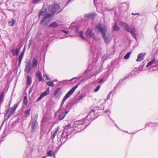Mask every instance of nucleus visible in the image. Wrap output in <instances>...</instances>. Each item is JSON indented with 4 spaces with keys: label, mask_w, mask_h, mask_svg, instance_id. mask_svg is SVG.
<instances>
[{
    "label": "nucleus",
    "mask_w": 158,
    "mask_h": 158,
    "mask_svg": "<svg viewBox=\"0 0 158 158\" xmlns=\"http://www.w3.org/2000/svg\"><path fill=\"white\" fill-rule=\"evenodd\" d=\"M79 35L84 40H85V38L83 36V32L82 31H81L79 32Z\"/></svg>",
    "instance_id": "nucleus-37"
},
{
    "label": "nucleus",
    "mask_w": 158,
    "mask_h": 158,
    "mask_svg": "<svg viewBox=\"0 0 158 158\" xmlns=\"http://www.w3.org/2000/svg\"><path fill=\"white\" fill-rule=\"evenodd\" d=\"M61 31L65 33L66 34H67L69 33V31H66L64 30H61Z\"/></svg>",
    "instance_id": "nucleus-43"
},
{
    "label": "nucleus",
    "mask_w": 158,
    "mask_h": 158,
    "mask_svg": "<svg viewBox=\"0 0 158 158\" xmlns=\"http://www.w3.org/2000/svg\"><path fill=\"white\" fill-rule=\"evenodd\" d=\"M55 81H57V80H55Z\"/></svg>",
    "instance_id": "nucleus-59"
},
{
    "label": "nucleus",
    "mask_w": 158,
    "mask_h": 158,
    "mask_svg": "<svg viewBox=\"0 0 158 158\" xmlns=\"http://www.w3.org/2000/svg\"><path fill=\"white\" fill-rule=\"evenodd\" d=\"M101 87L100 85H99L94 90V92H97L100 89V88Z\"/></svg>",
    "instance_id": "nucleus-38"
},
{
    "label": "nucleus",
    "mask_w": 158,
    "mask_h": 158,
    "mask_svg": "<svg viewBox=\"0 0 158 158\" xmlns=\"http://www.w3.org/2000/svg\"><path fill=\"white\" fill-rule=\"evenodd\" d=\"M47 84L49 86L52 87L54 86V83L52 81H49L47 82Z\"/></svg>",
    "instance_id": "nucleus-34"
},
{
    "label": "nucleus",
    "mask_w": 158,
    "mask_h": 158,
    "mask_svg": "<svg viewBox=\"0 0 158 158\" xmlns=\"http://www.w3.org/2000/svg\"><path fill=\"white\" fill-rule=\"evenodd\" d=\"M23 102L24 104L25 105H27V96H25L24 97Z\"/></svg>",
    "instance_id": "nucleus-36"
},
{
    "label": "nucleus",
    "mask_w": 158,
    "mask_h": 158,
    "mask_svg": "<svg viewBox=\"0 0 158 158\" xmlns=\"http://www.w3.org/2000/svg\"><path fill=\"white\" fill-rule=\"evenodd\" d=\"M77 78H78L77 77H74L73 78L71 79L69 81H72V80H73L74 79H77Z\"/></svg>",
    "instance_id": "nucleus-49"
},
{
    "label": "nucleus",
    "mask_w": 158,
    "mask_h": 158,
    "mask_svg": "<svg viewBox=\"0 0 158 158\" xmlns=\"http://www.w3.org/2000/svg\"><path fill=\"white\" fill-rule=\"evenodd\" d=\"M115 125L116 126V127H117L118 128L117 125L116 124H115Z\"/></svg>",
    "instance_id": "nucleus-56"
},
{
    "label": "nucleus",
    "mask_w": 158,
    "mask_h": 158,
    "mask_svg": "<svg viewBox=\"0 0 158 158\" xmlns=\"http://www.w3.org/2000/svg\"><path fill=\"white\" fill-rule=\"evenodd\" d=\"M15 22V20L13 19H12L11 21L9 22V24L10 26H12L14 25Z\"/></svg>",
    "instance_id": "nucleus-31"
},
{
    "label": "nucleus",
    "mask_w": 158,
    "mask_h": 158,
    "mask_svg": "<svg viewBox=\"0 0 158 158\" xmlns=\"http://www.w3.org/2000/svg\"><path fill=\"white\" fill-rule=\"evenodd\" d=\"M31 62L29 61L26 62L25 66L24 71L25 72L29 73L31 70Z\"/></svg>",
    "instance_id": "nucleus-14"
},
{
    "label": "nucleus",
    "mask_w": 158,
    "mask_h": 158,
    "mask_svg": "<svg viewBox=\"0 0 158 158\" xmlns=\"http://www.w3.org/2000/svg\"><path fill=\"white\" fill-rule=\"evenodd\" d=\"M37 117L31 118L29 125H31L32 132H36V130L38 128V124L37 121Z\"/></svg>",
    "instance_id": "nucleus-7"
},
{
    "label": "nucleus",
    "mask_w": 158,
    "mask_h": 158,
    "mask_svg": "<svg viewBox=\"0 0 158 158\" xmlns=\"http://www.w3.org/2000/svg\"><path fill=\"white\" fill-rule=\"evenodd\" d=\"M86 36L87 38H89L91 37L94 38L93 36L94 34L91 29L89 28H88L87 29V30L85 32Z\"/></svg>",
    "instance_id": "nucleus-15"
},
{
    "label": "nucleus",
    "mask_w": 158,
    "mask_h": 158,
    "mask_svg": "<svg viewBox=\"0 0 158 158\" xmlns=\"http://www.w3.org/2000/svg\"><path fill=\"white\" fill-rule=\"evenodd\" d=\"M158 63V60L156 61L155 59H154L148 63L146 67H148L153 64H157Z\"/></svg>",
    "instance_id": "nucleus-22"
},
{
    "label": "nucleus",
    "mask_w": 158,
    "mask_h": 158,
    "mask_svg": "<svg viewBox=\"0 0 158 158\" xmlns=\"http://www.w3.org/2000/svg\"><path fill=\"white\" fill-rule=\"evenodd\" d=\"M146 53L145 52H143L139 54L137 56V58L136 60L137 61H140L144 59Z\"/></svg>",
    "instance_id": "nucleus-17"
},
{
    "label": "nucleus",
    "mask_w": 158,
    "mask_h": 158,
    "mask_svg": "<svg viewBox=\"0 0 158 158\" xmlns=\"http://www.w3.org/2000/svg\"><path fill=\"white\" fill-rule=\"evenodd\" d=\"M5 120H6L4 119V120L3 121V122H2V125H1V126H0V130L1 129V128H2V126H3V124H4V123L5 121Z\"/></svg>",
    "instance_id": "nucleus-46"
},
{
    "label": "nucleus",
    "mask_w": 158,
    "mask_h": 158,
    "mask_svg": "<svg viewBox=\"0 0 158 158\" xmlns=\"http://www.w3.org/2000/svg\"><path fill=\"white\" fill-rule=\"evenodd\" d=\"M120 25L127 31L130 32L133 38H136V36L135 33L136 30L135 27L132 26L130 27L127 23L123 22L121 23Z\"/></svg>",
    "instance_id": "nucleus-1"
},
{
    "label": "nucleus",
    "mask_w": 158,
    "mask_h": 158,
    "mask_svg": "<svg viewBox=\"0 0 158 158\" xmlns=\"http://www.w3.org/2000/svg\"><path fill=\"white\" fill-rule=\"evenodd\" d=\"M58 26V25L56 22H54L53 23H52L49 26V27L52 28H56Z\"/></svg>",
    "instance_id": "nucleus-26"
},
{
    "label": "nucleus",
    "mask_w": 158,
    "mask_h": 158,
    "mask_svg": "<svg viewBox=\"0 0 158 158\" xmlns=\"http://www.w3.org/2000/svg\"><path fill=\"white\" fill-rule=\"evenodd\" d=\"M103 77H104V78H105V79H104L103 78L100 79L98 81V83H103L105 82V81H106V79H107L108 77L107 72L105 73L104 75H103Z\"/></svg>",
    "instance_id": "nucleus-18"
},
{
    "label": "nucleus",
    "mask_w": 158,
    "mask_h": 158,
    "mask_svg": "<svg viewBox=\"0 0 158 158\" xmlns=\"http://www.w3.org/2000/svg\"><path fill=\"white\" fill-rule=\"evenodd\" d=\"M38 63L37 58L35 57L33 58L32 61V67L33 68H35L37 66Z\"/></svg>",
    "instance_id": "nucleus-19"
},
{
    "label": "nucleus",
    "mask_w": 158,
    "mask_h": 158,
    "mask_svg": "<svg viewBox=\"0 0 158 158\" xmlns=\"http://www.w3.org/2000/svg\"><path fill=\"white\" fill-rule=\"evenodd\" d=\"M95 110H93L89 112L87 117L86 118L88 121L90 119H91L92 120H94L98 117V116H95Z\"/></svg>",
    "instance_id": "nucleus-11"
},
{
    "label": "nucleus",
    "mask_w": 158,
    "mask_h": 158,
    "mask_svg": "<svg viewBox=\"0 0 158 158\" xmlns=\"http://www.w3.org/2000/svg\"><path fill=\"white\" fill-rule=\"evenodd\" d=\"M58 130H56L54 132H51V139H54V137H55L56 135L57 134L58 132Z\"/></svg>",
    "instance_id": "nucleus-29"
},
{
    "label": "nucleus",
    "mask_w": 158,
    "mask_h": 158,
    "mask_svg": "<svg viewBox=\"0 0 158 158\" xmlns=\"http://www.w3.org/2000/svg\"><path fill=\"white\" fill-rule=\"evenodd\" d=\"M96 15V14L93 13L92 14L89 13V14H86L85 15V17H87L89 19H93L95 17Z\"/></svg>",
    "instance_id": "nucleus-20"
},
{
    "label": "nucleus",
    "mask_w": 158,
    "mask_h": 158,
    "mask_svg": "<svg viewBox=\"0 0 158 158\" xmlns=\"http://www.w3.org/2000/svg\"><path fill=\"white\" fill-rule=\"evenodd\" d=\"M10 103H9V106H10Z\"/></svg>",
    "instance_id": "nucleus-61"
},
{
    "label": "nucleus",
    "mask_w": 158,
    "mask_h": 158,
    "mask_svg": "<svg viewBox=\"0 0 158 158\" xmlns=\"http://www.w3.org/2000/svg\"><path fill=\"white\" fill-rule=\"evenodd\" d=\"M91 77H91H88L87 78V79L90 78Z\"/></svg>",
    "instance_id": "nucleus-53"
},
{
    "label": "nucleus",
    "mask_w": 158,
    "mask_h": 158,
    "mask_svg": "<svg viewBox=\"0 0 158 158\" xmlns=\"http://www.w3.org/2000/svg\"><path fill=\"white\" fill-rule=\"evenodd\" d=\"M107 111H105V112H107Z\"/></svg>",
    "instance_id": "nucleus-63"
},
{
    "label": "nucleus",
    "mask_w": 158,
    "mask_h": 158,
    "mask_svg": "<svg viewBox=\"0 0 158 158\" xmlns=\"http://www.w3.org/2000/svg\"><path fill=\"white\" fill-rule=\"evenodd\" d=\"M43 98V97L40 95V96L37 99L36 101L38 102L40 101L42 98Z\"/></svg>",
    "instance_id": "nucleus-40"
},
{
    "label": "nucleus",
    "mask_w": 158,
    "mask_h": 158,
    "mask_svg": "<svg viewBox=\"0 0 158 158\" xmlns=\"http://www.w3.org/2000/svg\"><path fill=\"white\" fill-rule=\"evenodd\" d=\"M117 23L116 22L114 23V25L113 28V30L114 31H118L119 30V27L117 26Z\"/></svg>",
    "instance_id": "nucleus-30"
},
{
    "label": "nucleus",
    "mask_w": 158,
    "mask_h": 158,
    "mask_svg": "<svg viewBox=\"0 0 158 158\" xmlns=\"http://www.w3.org/2000/svg\"><path fill=\"white\" fill-rule=\"evenodd\" d=\"M131 14L132 15H139V13H136V14H135V13H131Z\"/></svg>",
    "instance_id": "nucleus-48"
},
{
    "label": "nucleus",
    "mask_w": 158,
    "mask_h": 158,
    "mask_svg": "<svg viewBox=\"0 0 158 158\" xmlns=\"http://www.w3.org/2000/svg\"><path fill=\"white\" fill-rule=\"evenodd\" d=\"M92 53L94 54V52L93 51H92Z\"/></svg>",
    "instance_id": "nucleus-55"
},
{
    "label": "nucleus",
    "mask_w": 158,
    "mask_h": 158,
    "mask_svg": "<svg viewBox=\"0 0 158 158\" xmlns=\"http://www.w3.org/2000/svg\"><path fill=\"white\" fill-rule=\"evenodd\" d=\"M73 106V105L71 102H69L66 105V108L64 109L65 111L60 114L59 115V119L60 120H62L64 118L66 115L69 112Z\"/></svg>",
    "instance_id": "nucleus-5"
},
{
    "label": "nucleus",
    "mask_w": 158,
    "mask_h": 158,
    "mask_svg": "<svg viewBox=\"0 0 158 158\" xmlns=\"http://www.w3.org/2000/svg\"><path fill=\"white\" fill-rule=\"evenodd\" d=\"M63 38H62V37H61L60 38V39H63Z\"/></svg>",
    "instance_id": "nucleus-64"
},
{
    "label": "nucleus",
    "mask_w": 158,
    "mask_h": 158,
    "mask_svg": "<svg viewBox=\"0 0 158 158\" xmlns=\"http://www.w3.org/2000/svg\"><path fill=\"white\" fill-rule=\"evenodd\" d=\"M119 83H118L117 84V86H115L114 87V89H116L117 88H118V85Z\"/></svg>",
    "instance_id": "nucleus-50"
},
{
    "label": "nucleus",
    "mask_w": 158,
    "mask_h": 158,
    "mask_svg": "<svg viewBox=\"0 0 158 158\" xmlns=\"http://www.w3.org/2000/svg\"><path fill=\"white\" fill-rule=\"evenodd\" d=\"M64 8V7L62 9L59 11L60 9L59 5L56 3H54L52 5H49L48 7V9L52 13H54L57 11H58V12H61Z\"/></svg>",
    "instance_id": "nucleus-6"
},
{
    "label": "nucleus",
    "mask_w": 158,
    "mask_h": 158,
    "mask_svg": "<svg viewBox=\"0 0 158 158\" xmlns=\"http://www.w3.org/2000/svg\"><path fill=\"white\" fill-rule=\"evenodd\" d=\"M158 125V124L156 123H149L146 124L145 125V127H153L156 126Z\"/></svg>",
    "instance_id": "nucleus-25"
},
{
    "label": "nucleus",
    "mask_w": 158,
    "mask_h": 158,
    "mask_svg": "<svg viewBox=\"0 0 158 158\" xmlns=\"http://www.w3.org/2000/svg\"><path fill=\"white\" fill-rule=\"evenodd\" d=\"M49 93V90H46L44 92L42 93L41 95L43 97H44L45 96L48 95Z\"/></svg>",
    "instance_id": "nucleus-28"
},
{
    "label": "nucleus",
    "mask_w": 158,
    "mask_h": 158,
    "mask_svg": "<svg viewBox=\"0 0 158 158\" xmlns=\"http://www.w3.org/2000/svg\"><path fill=\"white\" fill-rule=\"evenodd\" d=\"M83 96L82 95H81L78 97L77 98V100L78 101H80L83 98Z\"/></svg>",
    "instance_id": "nucleus-39"
},
{
    "label": "nucleus",
    "mask_w": 158,
    "mask_h": 158,
    "mask_svg": "<svg viewBox=\"0 0 158 158\" xmlns=\"http://www.w3.org/2000/svg\"><path fill=\"white\" fill-rule=\"evenodd\" d=\"M88 121L86 119V118H85L84 119L76 122L74 123V124L76 125H77V126H76V127H77L78 128H80L81 127V125L85 124Z\"/></svg>",
    "instance_id": "nucleus-13"
},
{
    "label": "nucleus",
    "mask_w": 158,
    "mask_h": 158,
    "mask_svg": "<svg viewBox=\"0 0 158 158\" xmlns=\"http://www.w3.org/2000/svg\"><path fill=\"white\" fill-rule=\"evenodd\" d=\"M37 75L39 76V77L40 76H42V73H41V72L39 71L37 73Z\"/></svg>",
    "instance_id": "nucleus-45"
},
{
    "label": "nucleus",
    "mask_w": 158,
    "mask_h": 158,
    "mask_svg": "<svg viewBox=\"0 0 158 158\" xmlns=\"http://www.w3.org/2000/svg\"><path fill=\"white\" fill-rule=\"evenodd\" d=\"M31 2L34 4H38L40 3V0H32Z\"/></svg>",
    "instance_id": "nucleus-32"
},
{
    "label": "nucleus",
    "mask_w": 158,
    "mask_h": 158,
    "mask_svg": "<svg viewBox=\"0 0 158 158\" xmlns=\"http://www.w3.org/2000/svg\"><path fill=\"white\" fill-rule=\"evenodd\" d=\"M43 76L44 77H46V79L48 80H49V78L48 77V75L46 74H44L43 75Z\"/></svg>",
    "instance_id": "nucleus-44"
},
{
    "label": "nucleus",
    "mask_w": 158,
    "mask_h": 158,
    "mask_svg": "<svg viewBox=\"0 0 158 158\" xmlns=\"http://www.w3.org/2000/svg\"><path fill=\"white\" fill-rule=\"evenodd\" d=\"M104 41L106 43H109L111 40V37L109 33H106V32L102 34Z\"/></svg>",
    "instance_id": "nucleus-12"
},
{
    "label": "nucleus",
    "mask_w": 158,
    "mask_h": 158,
    "mask_svg": "<svg viewBox=\"0 0 158 158\" xmlns=\"http://www.w3.org/2000/svg\"><path fill=\"white\" fill-rule=\"evenodd\" d=\"M112 91H111L109 93V94L108 95V96L107 97V99H109L110 98V97L111 95L112 94Z\"/></svg>",
    "instance_id": "nucleus-41"
},
{
    "label": "nucleus",
    "mask_w": 158,
    "mask_h": 158,
    "mask_svg": "<svg viewBox=\"0 0 158 158\" xmlns=\"http://www.w3.org/2000/svg\"><path fill=\"white\" fill-rule=\"evenodd\" d=\"M95 31L101 32L102 35L106 32V28L102 27V24L99 23L97 24L95 28Z\"/></svg>",
    "instance_id": "nucleus-10"
},
{
    "label": "nucleus",
    "mask_w": 158,
    "mask_h": 158,
    "mask_svg": "<svg viewBox=\"0 0 158 158\" xmlns=\"http://www.w3.org/2000/svg\"><path fill=\"white\" fill-rule=\"evenodd\" d=\"M62 94L61 88L58 87L55 90L53 96L56 98L59 99Z\"/></svg>",
    "instance_id": "nucleus-9"
},
{
    "label": "nucleus",
    "mask_w": 158,
    "mask_h": 158,
    "mask_svg": "<svg viewBox=\"0 0 158 158\" xmlns=\"http://www.w3.org/2000/svg\"><path fill=\"white\" fill-rule=\"evenodd\" d=\"M24 54V51L22 52L19 56V65H20L21 62L22 60Z\"/></svg>",
    "instance_id": "nucleus-24"
},
{
    "label": "nucleus",
    "mask_w": 158,
    "mask_h": 158,
    "mask_svg": "<svg viewBox=\"0 0 158 158\" xmlns=\"http://www.w3.org/2000/svg\"><path fill=\"white\" fill-rule=\"evenodd\" d=\"M92 48H93L92 47H91V50H92Z\"/></svg>",
    "instance_id": "nucleus-62"
},
{
    "label": "nucleus",
    "mask_w": 158,
    "mask_h": 158,
    "mask_svg": "<svg viewBox=\"0 0 158 158\" xmlns=\"http://www.w3.org/2000/svg\"><path fill=\"white\" fill-rule=\"evenodd\" d=\"M18 105V104H15L12 107L9 108L6 110V112L5 114L4 119L5 120H8L10 117L13 115Z\"/></svg>",
    "instance_id": "nucleus-3"
},
{
    "label": "nucleus",
    "mask_w": 158,
    "mask_h": 158,
    "mask_svg": "<svg viewBox=\"0 0 158 158\" xmlns=\"http://www.w3.org/2000/svg\"><path fill=\"white\" fill-rule=\"evenodd\" d=\"M84 80L83 79H82L81 80V82H82V81H83Z\"/></svg>",
    "instance_id": "nucleus-58"
},
{
    "label": "nucleus",
    "mask_w": 158,
    "mask_h": 158,
    "mask_svg": "<svg viewBox=\"0 0 158 158\" xmlns=\"http://www.w3.org/2000/svg\"><path fill=\"white\" fill-rule=\"evenodd\" d=\"M46 156H45L43 157V158H46Z\"/></svg>",
    "instance_id": "nucleus-54"
},
{
    "label": "nucleus",
    "mask_w": 158,
    "mask_h": 158,
    "mask_svg": "<svg viewBox=\"0 0 158 158\" xmlns=\"http://www.w3.org/2000/svg\"><path fill=\"white\" fill-rule=\"evenodd\" d=\"M52 153H54V152L51 150H49L47 152V154L48 156H52Z\"/></svg>",
    "instance_id": "nucleus-33"
},
{
    "label": "nucleus",
    "mask_w": 158,
    "mask_h": 158,
    "mask_svg": "<svg viewBox=\"0 0 158 158\" xmlns=\"http://www.w3.org/2000/svg\"><path fill=\"white\" fill-rule=\"evenodd\" d=\"M97 1V0H94V5L95 4V2Z\"/></svg>",
    "instance_id": "nucleus-52"
},
{
    "label": "nucleus",
    "mask_w": 158,
    "mask_h": 158,
    "mask_svg": "<svg viewBox=\"0 0 158 158\" xmlns=\"http://www.w3.org/2000/svg\"><path fill=\"white\" fill-rule=\"evenodd\" d=\"M78 27H77L76 28L75 31L76 32H79L78 31Z\"/></svg>",
    "instance_id": "nucleus-47"
},
{
    "label": "nucleus",
    "mask_w": 158,
    "mask_h": 158,
    "mask_svg": "<svg viewBox=\"0 0 158 158\" xmlns=\"http://www.w3.org/2000/svg\"><path fill=\"white\" fill-rule=\"evenodd\" d=\"M32 82V78L29 76H28L27 77L26 84L28 86Z\"/></svg>",
    "instance_id": "nucleus-23"
},
{
    "label": "nucleus",
    "mask_w": 158,
    "mask_h": 158,
    "mask_svg": "<svg viewBox=\"0 0 158 158\" xmlns=\"http://www.w3.org/2000/svg\"><path fill=\"white\" fill-rule=\"evenodd\" d=\"M47 9H44V8H42L41 9V10L40 11L39 13L38 16L39 18H40L42 16V17H45L48 14L47 13Z\"/></svg>",
    "instance_id": "nucleus-16"
},
{
    "label": "nucleus",
    "mask_w": 158,
    "mask_h": 158,
    "mask_svg": "<svg viewBox=\"0 0 158 158\" xmlns=\"http://www.w3.org/2000/svg\"><path fill=\"white\" fill-rule=\"evenodd\" d=\"M31 110V109L30 108L26 109L24 111V114L26 116H27L30 115Z\"/></svg>",
    "instance_id": "nucleus-27"
},
{
    "label": "nucleus",
    "mask_w": 158,
    "mask_h": 158,
    "mask_svg": "<svg viewBox=\"0 0 158 158\" xmlns=\"http://www.w3.org/2000/svg\"><path fill=\"white\" fill-rule=\"evenodd\" d=\"M20 51V49H19L18 48H16L15 49H12L11 50V52L13 55L17 56L19 54Z\"/></svg>",
    "instance_id": "nucleus-21"
},
{
    "label": "nucleus",
    "mask_w": 158,
    "mask_h": 158,
    "mask_svg": "<svg viewBox=\"0 0 158 158\" xmlns=\"http://www.w3.org/2000/svg\"><path fill=\"white\" fill-rule=\"evenodd\" d=\"M79 84H77L75 86L73 87L65 95L64 98H63L62 102H61L60 109L59 110V111L60 109H61L63 106V105L67 99L69 98L71 95L74 92L75 89L78 87Z\"/></svg>",
    "instance_id": "nucleus-2"
},
{
    "label": "nucleus",
    "mask_w": 158,
    "mask_h": 158,
    "mask_svg": "<svg viewBox=\"0 0 158 158\" xmlns=\"http://www.w3.org/2000/svg\"><path fill=\"white\" fill-rule=\"evenodd\" d=\"M51 15L50 14H48L46 16L43 17L40 23L43 26L48 24L51 21Z\"/></svg>",
    "instance_id": "nucleus-8"
},
{
    "label": "nucleus",
    "mask_w": 158,
    "mask_h": 158,
    "mask_svg": "<svg viewBox=\"0 0 158 158\" xmlns=\"http://www.w3.org/2000/svg\"><path fill=\"white\" fill-rule=\"evenodd\" d=\"M110 119H111V120H112L113 122H114V121L112 120V119H111V118H110Z\"/></svg>",
    "instance_id": "nucleus-60"
},
{
    "label": "nucleus",
    "mask_w": 158,
    "mask_h": 158,
    "mask_svg": "<svg viewBox=\"0 0 158 158\" xmlns=\"http://www.w3.org/2000/svg\"><path fill=\"white\" fill-rule=\"evenodd\" d=\"M131 54V52H128L124 56V59H128Z\"/></svg>",
    "instance_id": "nucleus-35"
},
{
    "label": "nucleus",
    "mask_w": 158,
    "mask_h": 158,
    "mask_svg": "<svg viewBox=\"0 0 158 158\" xmlns=\"http://www.w3.org/2000/svg\"><path fill=\"white\" fill-rule=\"evenodd\" d=\"M115 125L116 126V127H117L118 128L117 125L116 124H115Z\"/></svg>",
    "instance_id": "nucleus-57"
},
{
    "label": "nucleus",
    "mask_w": 158,
    "mask_h": 158,
    "mask_svg": "<svg viewBox=\"0 0 158 158\" xmlns=\"http://www.w3.org/2000/svg\"><path fill=\"white\" fill-rule=\"evenodd\" d=\"M158 67V64H157L156 65L153 66L152 67Z\"/></svg>",
    "instance_id": "nucleus-51"
},
{
    "label": "nucleus",
    "mask_w": 158,
    "mask_h": 158,
    "mask_svg": "<svg viewBox=\"0 0 158 158\" xmlns=\"http://www.w3.org/2000/svg\"><path fill=\"white\" fill-rule=\"evenodd\" d=\"M39 81H44V79L42 76L39 77Z\"/></svg>",
    "instance_id": "nucleus-42"
},
{
    "label": "nucleus",
    "mask_w": 158,
    "mask_h": 158,
    "mask_svg": "<svg viewBox=\"0 0 158 158\" xmlns=\"http://www.w3.org/2000/svg\"><path fill=\"white\" fill-rule=\"evenodd\" d=\"M70 126V124H68L66 125L65 127L64 128V131L62 132L60 139V141L61 143H64L67 140L66 137H68L71 134V132L70 131H72V130H70L69 131H66V130H68L70 129L69 127Z\"/></svg>",
    "instance_id": "nucleus-4"
}]
</instances>
